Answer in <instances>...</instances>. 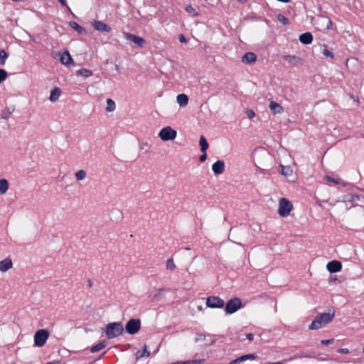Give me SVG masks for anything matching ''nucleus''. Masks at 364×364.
<instances>
[{
	"label": "nucleus",
	"instance_id": "obj_1",
	"mask_svg": "<svg viewBox=\"0 0 364 364\" xmlns=\"http://www.w3.org/2000/svg\"><path fill=\"white\" fill-rule=\"evenodd\" d=\"M335 316V311L332 312L323 313L318 315L315 319L309 325V328L311 330H317L322 328L323 326L330 323Z\"/></svg>",
	"mask_w": 364,
	"mask_h": 364
},
{
	"label": "nucleus",
	"instance_id": "obj_2",
	"mask_svg": "<svg viewBox=\"0 0 364 364\" xmlns=\"http://www.w3.org/2000/svg\"><path fill=\"white\" fill-rule=\"evenodd\" d=\"M124 327L122 322H112L106 325L105 333L109 339H112L123 333Z\"/></svg>",
	"mask_w": 364,
	"mask_h": 364
},
{
	"label": "nucleus",
	"instance_id": "obj_3",
	"mask_svg": "<svg viewBox=\"0 0 364 364\" xmlns=\"http://www.w3.org/2000/svg\"><path fill=\"white\" fill-rule=\"evenodd\" d=\"M293 208L291 203L285 198H282L279 202L278 213L282 217H287L289 215Z\"/></svg>",
	"mask_w": 364,
	"mask_h": 364
},
{
	"label": "nucleus",
	"instance_id": "obj_4",
	"mask_svg": "<svg viewBox=\"0 0 364 364\" xmlns=\"http://www.w3.org/2000/svg\"><path fill=\"white\" fill-rule=\"evenodd\" d=\"M242 307L241 299L238 297H234L230 299L225 304V311L227 314H232L236 312Z\"/></svg>",
	"mask_w": 364,
	"mask_h": 364
},
{
	"label": "nucleus",
	"instance_id": "obj_5",
	"mask_svg": "<svg viewBox=\"0 0 364 364\" xmlns=\"http://www.w3.org/2000/svg\"><path fill=\"white\" fill-rule=\"evenodd\" d=\"M141 328V321L139 318H131L125 325V331L130 335H134Z\"/></svg>",
	"mask_w": 364,
	"mask_h": 364
},
{
	"label": "nucleus",
	"instance_id": "obj_6",
	"mask_svg": "<svg viewBox=\"0 0 364 364\" xmlns=\"http://www.w3.org/2000/svg\"><path fill=\"white\" fill-rule=\"evenodd\" d=\"M49 337V333L46 329H41L36 332L34 335V344L38 347H42L45 345Z\"/></svg>",
	"mask_w": 364,
	"mask_h": 364
},
{
	"label": "nucleus",
	"instance_id": "obj_7",
	"mask_svg": "<svg viewBox=\"0 0 364 364\" xmlns=\"http://www.w3.org/2000/svg\"><path fill=\"white\" fill-rule=\"evenodd\" d=\"M176 131L169 126L164 127L159 133V137L163 141L173 140L176 139Z\"/></svg>",
	"mask_w": 364,
	"mask_h": 364
},
{
	"label": "nucleus",
	"instance_id": "obj_8",
	"mask_svg": "<svg viewBox=\"0 0 364 364\" xmlns=\"http://www.w3.org/2000/svg\"><path fill=\"white\" fill-rule=\"evenodd\" d=\"M206 306L211 309H221L224 307V301L218 296H211L206 299Z\"/></svg>",
	"mask_w": 364,
	"mask_h": 364
},
{
	"label": "nucleus",
	"instance_id": "obj_9",
	"mask_svg": "<svg viewBox=\"0 0 364 364\" xmlns=\"http://www.w3.org/2000/svg\"><path fill=\"white\" fill-rule=\"evenodd\" d=\"M124 37L127 41L133 42L140 48H143L146 42L144 38L128 32L124 33Z\"/></svg>",
	"mask_w": 364,
	"mask_h": 364
},
{
	"label": "nucleus",
	"instance_id": "obj_10",
	"mask_svg": "<svg viewBox=\"0 0 364 364\" xmlns=\"http://www.w3.org/2000/svg\"><path fill=\"white\" fill-rule=\"evenodd\" d=\"M91 23L96 31L105 33H109L112 31L109 25L101 21L94 20Z\"/></svg>",
	"mask_w": 364,
	"mask_h": 364
},
{
	"label": "nucleus",
	"instance_id": "obj_11",
	"mask_svg": "<svg viewBox=\"0 0 364 364\" xmlns=\"http://www.w3.org/2000/svg\"><path fill=\"white\" fill-rule=\"evenodd\" d=\"M328 271L331 273L340 272L342 268L341 262L337 260H333L328 262L326 265Z\"/></svg>",
	"mask_w": 364,
	"mask_h": 364
},
{
	"label": "nucleus",
	"instance_id": "obj_12",
	"mask_svg": "<svg viewBox=\"0 0 364 364\" xmlns=\"http://www.w3.org/2000/svg\"><path fill=\"white\" fill-rule=\"evenodd\" d=\"M212 170L215 175H220L225 171V163L223 160H218L212 165Z\"/></svg>",
	"mask_w": 364,
	"mask_h": 364
},
{
	"label": "nucleus",
	"instance_id": "obj_13",
	"mask_svg": "<svg viewBox=\"0 0 364 364\" xmlns=\"http://www.w3.org/2000/svg\"><path fill=\"white\" fill-rule=\"evenodd\" d=\"M257 60V55L252 52L246 53L242 58V62L245 64H252Z\"/></svg>",
	"mask_w": 364,
	"mask_h": 364
},
{
	"label": "nucleus",
	"instance_id": "obj_14",
	"mask_svg": "<svg viewBox=\"0 0 364 364\" xmlns=\"http://www.w3.org/2000/svg\"><path fill=\"white\" fill-rule=\"evenodd\" d=\"M13 267L12 260L10 258H6L0 262V271L5 272Z\"/></svg>",
	"mask_w": 364,
	"mask_h": 364
},
{
	"label": "nucleus",
	"instance_id": "obj_15",
	"mask_svg": "<svg viewBox=\"0 0 364 364\" xmlns=\"http://www.w3.org/2000/svg\"><path fill=\"white\" fill-rule=\"evenodd\" d=\"M269 107L274 114H281L284 112L283 107L276 102H270Z\"/></svg>",
	"mask_w": 364,
	"mask_h": 364
},
{
	"label": "nucleus",
	"instance_id": "obj_16",
	"mask_svg": "<svg viewBox=\"0 0 364 364\" xmlns=\"http://www.w3.org/2000/svg\"><path fill=\"white\" fill-rule=\"evenodd\" d=\"M299 41L303 44H305V45L310 44V43H311V42L313 41V36L311 33L306 32V33L300 35Z\"/></svg>",
	"mask_w": 364,
	"mask_h": 364
},
{
	"label": "nucleus",
	"instance_id": "obj_17",
	"mask_svg": "<svg viewBox=\"0 0 364 364\" xmlns=\"http://www.w3.org/2000/svg\"><path fill=\"white\" fill-rule=\"evenodd\" d=\"M60 62L62 64L69 65L73 63V58L68 51H65L60 56Z\"/></svg>",
	"mask_w": 364,
	"mask_h": 364
},
{
	"label": "nucleus",
	"instance_id": "obj_18",
	"mask_svg": "<svg viewBox=\"0 0 364 364\" xmlns=\"http://www.w3.org/2000/svg\"><path fill=\"white\" fill-rule=\"evenodd\" d=\"M61 90L58 87H55L51 92L49 97L50 101L54 102H56L60 96Z\"/></svg>",
	"mask_w": 364,
	"mask_h": 364
},
{
	"label": "nucleus",
	"instance_id": "obj_19",
	"mask_svg": "<svg viewBox=\"0 0 364 364\" xmlns=\"http://www.w3.org/2000/svg\"><path fill=\"white\" fill-rule=\"evenodd\" d=\"M176 101L180 106L184 107L187 105L188 102V97L185 94H179L176 97Z\"/></svg>",
	"mask_w": 364,
	"mask_h": 364
},
{
	"label": "nucleus",
	"instance_id": "obj_20",
	"mask_svg": "<svg viewBox=\"0 0 364 364\" xmlns=\"http://www.w3.org/2000/svg\"><path fill=\"white\" fill-rule=\"evenodd\" d=\"M9 182L5 178L0 179V195H3L6 193L9 189Z\"/></svg>",
	"mask_w": 364,
	"mask_h": 364
},
{
	"label": "nucleus",
	"instance_id": "obj_21",
	"mask_svg": "<svg viewBox=\"0 0 364 364\" xmlns=\"http://www.w3.org/2000/svg\"><path fill=\"white\" fill-rule=\"evenodd\" d=\"M70 26L75 30L79 34H82L85 32V30L84 28H82L81 26H80L77 22L75 21H70L69 23Z\"/></svg>",
	"mask_w": 364,
	"mask_h": 364
},
{
	"label": "nucleus",
	"instance_id": "obj_22",
	"mask_svg": "<svg viewBox=\"0 0 364 364\" xmlns=\"http://www.w3.org/2000/svg\"><path fill=\"white\" fill-rule=\"evenodd\" d=\"M199 144L200 146V151L202 152H205L208 149L209 145L208 143L204 136H200V140H199Z\"/></svg>",
	"mask_w": 364,
	"mask_h": 364
},
{
	"label": "nucleus",
	"instance_id": "obj_23",
	"mask_svg": "<svg viewBox=\"0 0 364 364\" xmlns=\"http://www.w3.org/2000/svg\"><path fill=\"white\" fill-rule=\"evenodd\" d=\"M150 355L149 351L147 350V346L144 345L142 350H138L136 353V359H140L143 357H149Z\"/></svg>",
	"mask_w": 364,
	"mask_h": 364
},
{
	"label": "nucleus",
	"instance_id": "obj_24",
	"mask_svg": "<svg viewBox=\"0 0 364 364\" xmlns=\"http://www.w3.org/2000/svg\"><path fill=\"white\" fill-rule=\"evenodd\" d=\"M105 346H106L105 341H102V342L93 346L90 348V352L91 353L98 352V351L101 350L102 349L105 348Z\"/></svg>",
	"mask_w": 364,
	"mask_h": 364
},
{
	"label": "nucleus",
	"instance_id": "obj_25",
	"mask_svg": "<svg viewBox=\"0 0 364 364\" xmlns=\"http://www.w3.org/2000/svg\"><path fill=\"white\" fill-rule=\"evenodd\" d=\"M360 200V196L353 195V194H347L343 196V201L348 202H355Z\"/></svg>",
	"mask_w": 364,
	"mask_h": 364
},
{
	"label": "nucleus",
	"instance_id": "obj_26",
	"mask_svg": "<svg viewBox=\"0 0 364 364\" xmlns=\"http://www.w3.org/2000/svg\"><path fill=\"white\" fill-rule=\"evenodd\" d=\"M77 75L87 77L92 75V71L86 68H81L77 71Z\"/></svg>",
	"mask_w": 364,
	"mask_h": 364
},
{
	"label": "nucleus",
	"instance_id": "obj_27",
	"mask_svg": "<svg viewBox=\"0 0 364 364\" xmlns=\"http://www.w3.org/2000/svg\"><path fill=\"white\" fill-rule=\"evenodd\" d=\"M185 10L188 12L191 16H198V12L196 11L195 8H193L191 5H188L185 7Z\"/></svg>",
	"mask_w": 364,
	"mask_h": 364
},
{
	"label": "nucleus",
	"instance_id": "obj_28",
	"mask_svg": "<svg viewBox=\"0 0 364 364\" xmlns=\"http://www.w3.org/2000/svg\"><path fill=\"white\" fill-rule=\"evenodd\" d=\"M107 105L106 110L107 112H112L116 108L115 102L110 98L107 100Z\"/></svg>",
	"mask_w": 364,
	"mask_h": 364
},
{
	"label": "nucleus",
	"instance_id": "obj_29",
	"mask_svg": "<svg viewBox=\"0 0 364 364\" xmlns=\"http://www.w3.org/2000/svg\"><path fill=\"white\" fill-rule=\"evenodd\" d=\"M14 108L12 107V108H6L4 110L2 111L1 114V117L2 119H7L9 117L10 114L14 112Z\"/></svg>",
	"mask_w": 364,
	"mask_h": 364
},
{
	"label": "nucleus",
	"instance_id": "obj_30",
	"mask_svg": "<svg viewBox=\"0 0 364 364\" xmlns=\"http://www.w3.org/2000/svg\"><path fill=\"white\" fill-rule=\"evenodd\" d=\"M8 54L4 50H0V65H4L8 58Z\"/></svg>",
	"mask_w": 364,
	"mask_h": 364
},
{
	"label": "nucleus",
	"instance_id": "obj_31",
	"mask_svg": "<svg viewBox=\"0 0 364 364\" xmlns=\"http://www.w3.org/2000/svg\"><path fill=\"white\" fill-rule=\"evenodd\" d=\"M277 19L283 23L284 25H288L289 23V20L286 16L282 14H278L277 16Z\"/></svg>",
	"mask_w": 364,
	"mask_h": 364
},
{
	"label": "nucleus",
	"instance_id": "obj_32",
	"mask_svg": "<svg viewBox=\"0 0 364 364\" xmlns=\"http://www.w3.org/2000/svg\"><path fill=\"white\" fill-rule=\"evenodd\" d=\"M86 176V172L84 170H79L75 173V177L77 181L83 180Z\"/></svg>",
	"mask_w": 364,
	"mask_h": 364
},
{
	"label": "nucleus",
	"instance_id": "obj_33",
	"mask_svg": "<svg viewBox=\"0 0 364 364\" xmlns=\"http://www.w3.org/2000/svg\"><path fill=\"white\" fill-rule=\"evenodd\" d=\"M164 289H156L154 291H152L151 294H150V296L149 297L154 301V300H156L158 296L160 295L161 292V291H164Z\"/></svg>",
	"mask_w": 364,
	"mask_h": 364
},
{
	"label": "nucleus",
	"instance_id": "obj_34",
	"mask_svg": "<svg viewBox=\"0 0 364 364\" xmlns=\"http://www.w3.org/2000/svg\"><path fill=\"white\" fill-rule=\"evenodd\" d=\"M166 267L167 269L173 270L176 268L175 263L173 259L170 258L166 261Z\"/></svg>",
	"mask_w": 364,
	"mask_h": 364
},
{
	"label": "nucleus",
	"instance_id": "obj_35",
	"mask_svg": "<svg viewBox=\"0 0 364 364\" xmlns=\"http://www.w3.org/2000/svg\"><path fill=\"white\" fill-rule=\"evenodd\" d=\"M284 59L289 62V63H291L293 60H296V62H300L301 61V58L297 57V56H295V55H285L284 56Z\"/></svg>",
	"mask_w": 364,
	"mask_h": 364
},
{
	"label": "nucleus",
	"instance_id": "obj_36",
	"mask_svg": "<svg viewBox=\"0 0 364 364\" xmlns=\"http://www.w3.org/2000/svg\"><path fill=\"white\" fill-rule=\"evenodd\" d=\"M7 72L3 69H0V83L4 81L7 77Z\"/></svg>",
	"mask_w": 364,
	"mask_h": 364
},
{
	"label": "nucleus",
	"instance_id": "obj_37",
	"mask_svg": "<svg viewBox=\"0 0 364 364\" xmlns=\"http://www.w3.org/2000/svg\"><path fill=\"white\" fill-rule=\"evenodd\" d=\"M322 20L326 21V29L329 30L332 28L333 23L330 18H322Z\"/></svg>",
	"mask_w": 364,
	"mask_h": 364
},
{
	"label": "nucleus",
	"instance_id": "obj_38",
	"mask_svg": "<svg viewBox=\"0 0 364 364\" xmlns=\"http://www.w3.org/2000/svg\"><path fill=\"white\" fill-rule=\"evenodd\" d=\"M322 53L326 56V57H328V58H334V55L333 53L330 51L328 49H323Z\"/></svg>",
	"mask_w": 364,
	"mask_h": 364
},
{
	"label": "nucleus",
	"instance_id": "obj_39",
	"mask_svg": "<svg viewBox=\"0 0 364 364\" xmlns=\"http://www.w3.org/2000/svg\"><path fill=\"white\" fill-rule=\"evenodd\" d=\"M289 172H291L289 167H285L282 166V174L284 176H288L289 174Z\"/></svg>",
	"mask_w": 364,
	"mask_h": 364
},
{
	"label": "nucleus",
	"instance_id": "obj_40",
	"mask_svg": "<svg viewBox=\"0 0 364 364\" xmlns=\"http://www.w3.org/2000/svg\"><path fill=\"white\" fill-rule=\"evenodd\" d=\"M326 179L328 181H329V182H333V183H336V184H338V183H340V180H339V179H336V178H332V177H331V176H326Z\"/></svg>",
	"mask_w": 364,
	"mask_h": 364
},
{
	"label": "nucleus",
	"instance_id": "obj_41",
	"mask_svg": "<svg viewBox=\"0 0 364 364\" xmlns=\"http://www.w3.org/2000/svg\"><path fill=\"white\" fill-rule=\"evenodd\" d=\"M246 114L250 119H252L255 116V112L252 109H247Z\"/></svg>",
	"mask_w": 364,
	"mask_h": 364
},
{
	"label": "nucleus",
	"instance_id": "obj_42",
	"mask_svg": "<svg viewBox=\"0 0 364 364\" xmlns=\"http://www.w3.org/2000/svg\"><path fill=\"white\" fill-rule=\"evenodd\" d=\"M333 342H334V339L333 338H331V339H328V340H322L321 341V344H323V345L331 344Z\"/></svg>",
	"mask_w": 364,
	"mask_h": 364
},
{
	"label": "nucleus",
	"instance_id": "obj_43",
	"mask_svg": "<svg viewBox=\"0 0 364 364\" xmlns=\"http://www.w3.org/2000/svg\"><path fill=\"white\" fill-rule=\"evenodd\" d=\"M242 356L245 358L244 361L248 359H254L256 357L255 354H246Z\"/></svg>",
	"mask_w": 364,
	"mask_h": 364
},
{
	"label": "nucleus",
	"instance_id": "obj_44",
	"mask_svg": "<svg viewBox=\"0 0 364 364\" xmlns=\"http://www.w3.org/2000/svg\"><path fill=\"white\" fill-rule=\"evenodd\" d=\"M189 364H201L203 363L202 360H188Z\"/></svg>",
	"mask_w": 364,
	"mask_h": 364
},
{
	"label": "nucleus",
	"instance_id": "obj_45",
	"mask_svg": "<svg viewBox=\"0 0 364 364\" xmlns=\"http://www.w3.org/2000/svg\"><path fill=\"white\" fill-rule=\"evenodd\" d=\"M206 159H207L206 151L203 152V154L199 158L200 161L204 162L206 160Z\"/></svg>",
	"mask_w": 364,
	"mask_h": 364
},
{
	"label": "nucleus",
	"instance_id": "obj_46",
	"mask_svg": "<svg viewBox=\"0 0 364 364\" xmlns=\"http://www.w3.org/2000/svg\"><path fill=\"white\" fill-rule=\"evenodd\" d=\"M338 353L347 354L349 353V350L348 348H339L338 350Z\"/></svg>",
	"mask_w": 364,
	"mask_h": 364
},
{
	"label": "nucleus",
	"instance_id": "obj_47",
	"mask_svg": "<svg viewBox=\"0 0 364 364\" xmlns=\"http://www.w3.org/2000/svg\"><path fill=\"white\" fill-rule=\"evenodd\" d=\"M178 40L181 43H186V37L183 34H180L179 35Z\"/></svg>",
	"mask_w": 364,
	"mask_h": 364
},
{
	"label": "nucleus",
	"instance_id": "obj_48",
	"mask_svg": "<svg viewBox=\"0 0 364 364\" xmlns=\"http://www.w3.org/2000/svg\"><path fill=\"white\" fill-rule=\"evenodd\" d=\"M246 338L249 341H252L254 339V335L252 333H247L246 334Z\"/></svg>",
	"mask_w": 364,
	"mask_h": 364
},
{
	"label": "nucleus",
	"instance_id": "obj_49",
	"mask_svg": "<svg viewBox=\"0 0 364 364\" xmlns=\"http://www.w3.org/2000/svg\"><path fill=\"white\" fill-rule=\"evenodd\" d=\"M62 6L68 7L66 0H58Z\"/></svg>",
	"mask_w": 364,
	"mask_h": 364
},
{
	"label": "nucleus",
	"instance_id": "obj_50",
	"mask_svg": "<svg viewBox=\"0 0 364 364\" xmlns=\"http://www.w3.org/2000/svg\"><path fill=\"white\" fill-rule=\"evenodd\" d=\"M244 358H244V357H242V356H240V357H239V358H236L237 363H241V362L244 361Z\"/></svg>",
	"mask_w": 364,
	"mask_h": 364
},
{
	"label": "nucleus",
	"instance_id": "obj_51",
	"mask_svg": "<svg viewBox=\"0 0 364 364\" xmlns=\"http://www.w3.org/2000/svg\"><path fill=\"white\" fill-rule=\"evenodd\" d=\"M171 364H189V363L187 361H178Z\"/></svg>",
	"mask_w": 364,
	"mask_h": 364
},
{
	"label": "nucleus",
	"instance_id": "obj_52",
	"mask_svg": "<svg viewBox=\"0 0 364 364\" xmlns=\"http://www.w3.org/2000/svg\"><path fill=\"white\" fill-rule=\"evenodd\" d=\"M46 364H61V363L59 360H53V361L48 363Z\"/></svg>",
	"mask_w": 364,
	"mask_h": 364
},
{
	"label": "nucleus",
	"instance_id": "obj_53",
	"mask_svg": "<svg viewBox=\"0 0 364 364\" xmlns=\"http://www.w3.org/2000/svg\"><path fill=\"white\" fill-rule=\"evenodd\" d=\"M228 364H238V363H237L236 359H235V360H233L230 361V362L229 363H228Z\"/></svg>",
	"mask_w": 364,
	"mask_h": 364
},
{
	"label": "nucleus",
	"instance_id": "obj_54",
	"mask_svg": "<svg viewBox=\"0 0 364 364\" xmlns=\"http://www.w3.org/2000/svg\"><path fill=\"white\" fill-rule=\"evenodd\" d=\"M248 0H238L240 3L244 4L246 3Z\"/></svg>",
	"mask_w": 364,
	"mask_h": 364
},
{
	"label": "nucleus",
	"instance_id": "obj_55",
	"mask_svg": "<svg viewBox=\"0 0 364 364\" xmlns=\"http://www.w3.org/2000/svg\"><path fill=\"white\" fill-rule=\"evenodd\" d=\"M115 70H119V66L118 65H115Z\"/></svg>",
	"mask_w": 364,
	"mask_h": 364
},
{
	"label": "nucleus",
	"instance_id": "obj_56",
	"mask_svg": "<svg viewBox=\"0 0 364 364\" xmlns=\"http://www.w3.org/2000/svg\"><path fill=\"white\" fill-rule=\"evenodd\" d=\"M88 282H89V285H90V287H91V285H92L91 281H90V280H89V281H88Z\"/></svg>",
	"mask_w": 364,
	"mask_h": 364
},
{
	"label": "nucleus",
	"instance_id": "obj_57",
	"mask_svg": "<svg viewBox=\"0 0 364 364\" xmlns=\"http://www.w3.org/2000/svg\"><path fill=\"white\" fill-rule=\"evenodd\" d=\"M185 250H188L190 249L188 247H186Z\"/></svg>",
	"mask_w": 364,
	"mask_h": 364
},
{
	"label": "nucleus",
	"instance_id": "obj_58",
	"mask_svg": "<svg viewBox=\"0 0 364 364\" xmlns=\"http://www.w3.org/2000/svg\"><path fill=\"white\" fill-rule=\"evenodd\" d=\"M363 353L364 354V347H363Z\"/></svg>",
	"mask_w": 364,
	"mask_h": 364
}]
</instances>
